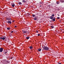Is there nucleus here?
Returning a JSON list of instances; mask_svg holds the SVG:
<instances>
[{"label": "nucleus", "mask_w": 64, "mask_h": 64, "mask_svg": "<svg viewBox=\"0 0 64 64\" xmlns=\"http://www.w3.org/2000/svg\"><path fill=\"white\" fill-rule=\"evenodd\" d=\"M29 38H30L29 37H26V38L27 39H29Z\"/></svg>", "instance_id": "obj_17"}, {"label": "nucleus", "mask_w": 64, "mask_h": 64, "mask_svg": "<svg viewBox=\"0 0 64 64\" xmlns=\"http://www.w3.org/2000/svg\"><path fill=\"white\" fill-rule=\"evenodd\" d=\"M43 49L44 50H46V51L49 50V48L46 46H44Z\"/></svg>", "instance_id": "obj_1"}, {"label": "nucleus", "mask_w": 64, "mask_h": 64, "mask_svg": "<svg viewBox=\"0 0 64 64\" xmlns=\"http://www.w3.org/2000/svg\"><path fill=\"white\" fill-rule=\"evenodd\" d=\"M38 51H40L41 50V48H40L38 49Z\"/></svg>", "instance_id": "obj_15"}, {"label": "nucleus", "mask_w": 64, "mask_h": 64, "mask_svg": "<svg viewBox=\"0 0 64 64\" xmlns=\"http://www.w3.org/2000/svg\"><path fill=\"white\" fill-rule=\"evenodd\" d=\"M38 36H40V34H38Z\"/></svg>", "instance_id": "obj_25"}, {"label": "nucleus", "mask_w": 64, "mask_h": 64, "mask_svg": "<svg viewBox=\"0 0 64 64\" xmlns=\"http://www.w3.org/2000/svg\"><path fill=\"white\" fill-rule=\"evenodd\" d=\"M57 18L58 19H60V18H59V17H58Z\"/></svg>", "instance_id": "obj_23"}, {"label": "nucleus", "mask_w": 64, "mask_h": 64, "mask_svg": "<svg viewBox=\"0 0 64 64\" xmlns=\"http://www.w3.org/2000/svg\"><path fill=\"white\" fill-rule=\"evenodd\" d=\"M14 22V20H13V21H12V22Z\"/></svg>", "instance_id": "obj_31"}, {"label": "nucleus", "mask_w": 64, "mask_h": 64, "mask_svg": "<svg viewBox=\"0 0 64 64\" xmlns=\"http://www.w3.org/2000/svg\"><path fill=\"white\" fill-rule=\"evenodd\" d=\"M4 41H7V42H9L10 41V40H9V39H8V40H4Z\"/></svg>", "instance_id": "obj_4"}, {"label": "nucleus", "mask_w": 64, "mask_h": 64, "mask_svg": "<svg viewBox=\"0 0 64 64\" xmlns=\"http://www.w3.org/2000/svg\"><path fill=\"white\" fill-rule=\"evenodd\" d=\"M52 25H53V24H52Z\"/></svg>", "instance_id": "obj_33"}, {"label": "nucleus", "mask_w": 64, "mask_h": 64, "mask_svg": "<svg viewBox=\"0 0 64 64\" xmlns=\"http://www.w3.org/2000/svg\"><path fill=\"white\" fill-rule=\"evenodd\" d=\"M16 27H17V26H15L14 28H16Z\"/></svg>", "instance_id": "obj_26"}, {"label": "nucleus", "mask_w": 64, "mask_h": 64, "mask_svg": "<svg viewBox=\"0 0 64 64\" xmlns=\"http://www.w3.org/2000/svg\"><path fill=\"white\" fill-rule=\"evenodd\" d=\"M37 18L36 17H35L34 18V20H37Z\"/></svg>", "instance_id": "obj_8"}, {"label": "nucleus", "mask_w": 64, "mask_h": 64, "mask_svg": "<svg viewBox=\"0 0 64 64\" xmlns=\"http://www.w3.org/2000/svg\"><path fill=\"white\" fill-rule=\"evenodd\" d=\"M8 23H10V24H11V23H12V22H11L10 21H8Z\"/></svg>", "instance_id": "obj_7"}, {"label": "nucleus", "mask_w": 64, "mask_h": 64, "mask_svg": "<svg viewBox=\"0 0 64 64\" xmlns=\"http://www.w3.org/2000/svg\"><path fill=\"white\" fill-rule=\"evenodd\" d=\"M50 19H53V17L52 16H50Z\"/></svg>", "instance_id": "obj_9"}, {"label": "nucleus", "mask_w": 64, "mask_h": 64, "mask_svg": "<svg viewBox=\"0 0 64 64\" xmlns=\"http://www.w3.org/2000/svg\"><path fill=\"white\" fill-rule=\"evenodd\" d=\"M52 20L53 21H55V18H54L52 19Z\"/></svg>", "instance_id": "obj_16"}, {"label": "nucleus", "mask_w": 64, "mask_h": 64, "mask_svg": "<svg viewBox=\"0 0 64 64\" xmlns=\"http://www.w3.org/2000/svg\"><path fill=\"white\" fill-rule=\"evenodd\" d=\"M18 3V4H19V5H21V4H22V3L20 2H19Z\"/></svg>", "instance_id": "obj_13"}, {"label": "nucleus", "mask_w": 64, "mask_h": 64, "mask_svg": "<svg viewBox=\"0 0 64 64\" xmlns=\"http://www.w3.org/2000/svg\"><path fill=\"white\" fill-rule=\"evenodd\" d=\"M7 53V51L6 52H5V54H6Z\"/></svg>", "instance_id": "obj_24"}, {"label": "nucleus", "mask_w": 64, "mask_h": 64, "mask_svg": "<svg viewBox=\"0 0 64 64\" xmlns=\"http://www.w3.org/2000/svg\"><path fill=\"white\" fill-rule=\"evenodd\" d=\"M52 17H54V14H52Z\"/></svg>", "instance_id": "obj_22"}, {"label": "nucleus", "mask_w": 64, "mask_h": 64, "mask_svg": "<svg viewBox=\"0 0 64 64\" xmlns=\"http://www.w3.org/2000/svg\"><path fill=\"white\" fill-rule=\"evenodd\" d=\"M7 38H6V37L5 36H4V37H0V39L1 40H2V39L3 40H4V41H5L4 40L5 39H6Z\"/></svg>", "instance_id": "obj_2"}, {"label": "nucleus", "mask_w": 64, "mask_h": 64, "mask_svg": "<svg viewBox=\"0 0 64 64\" xmlns=\"http://www.w3.org/2000/svg\"><path fill=\"white\" fill-rule=\"evenodd\" d=\"M11 33H13V31H12L11 32Z\"/></svg>", "instance_id": "obj_28"}, {"label": "nucleus", "mask_w": 64, "mask_h": 64, "mask_svg": "<svg viewBox=\"0 0 64 64\" xmlns=\"http://www.w3.org/2000/svg\"><path fill=\"white\" fill-rule=\"evenodd\" d=\"M29 48L30 49H32L33 48V47L32 46H30L29 47Z\"/></svg>", "instance_id": "obj_11"}, {"label": "nucleus", "mask_w": 64, "mask_h": 64, "mask_svg": "<svg viewBox=\"0 0 64 64\" xmlns=\"http://www.w3.org/2000/svg\"><path fill=\"white\" fill-rule=\"evenodd\" d=\"M6 20H8V21H10V18H6Z\"/></svg>", "instance_id": "obj_10"}, {"label": "nucleus", "mask_w": 64, "mask_h": 64, "mask_svg": "<svg viewBox=\"0 0 64 64\" xmlns=\"http://www.w3.org/2000/svg\"><path fill=\"white\" fill-rule=\"evenodd\" d=\"M7 29H8V30H9V29H10V28H7Z\"/></svg>", "instance_id": "obj_21"}, {"label": "nucleus", "mask_w": 64, "mask_h": 64, "mask_svg": "<svg viewBox=\"0 0 64 64\" xmlns=\"http://www.w3.org/2000/svg\"><path fill=\"white\" fill-rule=\"evenodd\" d=\"M58 16H60L59 14H58Z\"/></svg>", "instance_id": "obj_30"}, {"label": "nucleus", "mask_w": 64, "mask_h": 64, "mask_svg": "<svg viewBox=\"0 0 64 64\" xmlns=\"http://www.w3.org/2000/svg\"><path fill=\"white\" fill-rule=\"evenodd\" d=\"M6 63H8V61H6Z\"/></svg>", "instance_id": "obj_20"}, {"label": "nucleus", "mask_w": 64, "mask_h": 64, "mask_svg": "<svg viewBox=\"0 0 64 64\" xmlns=\"http://www.w3.org/2000/svg\"><path fill=\"white\" fill-rule=\"evenodd\" d=\"M36 32H37V33H38V31H36Z\"/></svg>", "instance_id": "obj_27"}, {"label": "nucleus", "mask_w": 64, "mask_h": 64, "mask_svg": "<svg viewBox=\"0 0 64 64\" xmlns=\"http://www.w3.org/2000/svg\"><path fill=\"white\" fill-rule=\"evenodd\" d=\"M3 49L2 48H0V52H2Z\"/></svg>", "instance_id": "obj_3"}, {"label": "nucleus", "mask_w": 64, "mask_h": 64, "mask_svg": "<svg viewBox=\"0 0 64 64\" xmlns=\"http://www.w3.org/2000/svg\"><path fill=\"white\" fill-rule=\"evenodd\" d=\"M58 64H61V63H58Z\"/></svg>", "instance_id": "obj_29"}, {"label": "nucleus", "mask_w": 64, "mask_h": 64, "mask_svg": "<svg viewBox=\"0 0 64 64\" xmlns=\"http://www.w3.org/2000/svg\"><path fill=\"white\" fill-rule=\"evenodd\" d=\"M12 7H14V6H15V4H12Z\"/></svg>", "instance_id": "obj_12"}, {"label": "nucleus", "mask_w": 64, "mask_h": 64, "mask_svg": "<svg viewBox=\"0 0 64 64\" xmlns=\"http://www.w3.org/2000/svg\"><path fill=\"white\" fill-rule=\"evenodd\" d=\"M22 31L25 34L27 33V31H26L25 30H22Z\"/></svg>", "instance_id": "obj_5"}, {"label": "nucleus", "mask_w": 64, "mask_h": 64, "mask_svg": "<svg viewBox=\"0 0 64 64\" xmlns=\"http://www.w3.org/2000/svg\"><path fill=\"white\" fill-rule=\"evenodd\" d=\"M59 2H56V4H59Z\"/></svg>", "instance_id": "obj_18"}, {"label": "nucleus", "mask_w": 64, "mask_h": 64, "mask_svg": "<svg viewBox=\"0 0 64 64\" xmlns=\"http://www.w3.org/2000/svg\"><path fill=\"white\" fill-rule=\"evenodd\" d=\"M63 1H64V0H62Z\"/></svg>", "instance_id": "obj_32"}, {"label": "nucleus", "mask_w": 64, "mask_h": 64, "mask_svg": "<svg viewBox=\"0 0 64 64\" xmlns=\"http://www.w3.org/2000/svg\"><path fill=\"white\" fill-rule=\"evenodd\" d=\"M51 28H54V27H53V26H51Z\"/></svg>", "instance_id": "obj_19"}, {"label": "nucleus", "mask_w": 64, "mask_h": 64, "mask_svg": "<svg viewBox=\"0 0 64 64\" xmlns=\"http://www.w3.org/2000/svg\"><path fill=\"white\" fill-rule=\"evenodd\" d=\"M32 17H35V14H33L32 15Z\"/></svg>", "instance_id": "obj_14"}, {"label": "nucleus", "mask_w": 64, "mask_h": 64, "mask_svg": "<svg viewBox=\"0 0 64 64\" xmlns=\"http://www.w3.org/2000/svg\"><path fill=\"white\" fill-rule=\"evenodd\" d=\"M22 2H23V3H25L26 2V1L24 0H23L22 1Z\"/></svg>", "instance_id": "obj_6"}]
</instances>
